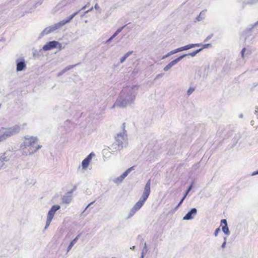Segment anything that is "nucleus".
Segmentation results:
<instances>
[{
  "label": "nucleus",
  "instance_id": "1",
  "mask_svg": "<svg viewBox=\"0 0 258 258\" xmlns=\"http://www.w3.org/2000/svg\"><path fill=\"white\" fill-rule=\"evenodd\" d=\"M137 90L135 86L124 87L112 108H125L131 105L135 101L137 94Z\"/></svg>",
  "mask_w": 258,
  "mask_h": 258
},
{
  "label": "nucleus",
  "instance_id": "2",
  "mask_svg": "<svg viewBox=\"0 0 258 258\" xmlns=\"http://www.w3.org/2000/svg\"><path fill=\"white\" fill-rule=\"evenodd\" d=\"M24 141L20 145V150L23 155H32L40 149V145L36 146L38 139L36 137L26 136Z\"/></svg>",
  "mask_w": 258,
  "mask_h": 258
},
{
  "label": "nucleus",
  "instance_id": "3",
  "mask_svg": "<svg viewBox=\"0 0 258 258\" xmlns=\"http://www.w3.org/2000/svg\"><path fill=\"white\" fill-rule=\"evenodd\" d=\"M21 131V126L16 124L9 127H2L0 130V143L18 134Z\"/></svg>",
  "mask_w": 258,
  "mask_h": 258
},
{
  "label": "nucleus",
  "instance_id": "4",
  "mask_svg": "<svg viewBox=\"0 0 258 258\" xmlns=\"http://www.w3.org/2000/svg\"><path fill=\"white\" fill-rule=\"evenodd\" d=\"M123 131L122 133L117 134L115 137L114 143L118 145H122V148L126 146L127 145V136L125 134L126 131L125 130V123L122 124Z\"/></svg>",
  "mask_w": 258,
  "mask_h": 258
},
{
  "label": "nucleus",
  "instance_id": "5",
  "mask_svg": "<svg viewBox=\"0 0 258 258\" xmlns=\"http://www.w3.org/2000/svg\"><path fill=\"white\" fill-rule=\"evenodd\" d=\"M150 186H151V179H150L148 180V181L147 182L144 189L143 193L140 198L139 200L145 203L147 199H148V197L150 195L151 190H150Z\"/></svg>",
  "mask_w": 258,
  "mask_h": 258
},
{
  "label": "nucleus",
  "instance_id": "6",
  "mask_svg": "<svg viewBox=\"0 0 258 258\" xmlns=\"http://www.w3.org/2000/svg\"><path fill=\"white\" fill-rule=\"evenodd\" d=\"M123 149L122 145H118L115 143L113 142L110 147H108L107 149H104L103 150V153L106 154V152L107 151L109 153L115 152L117 151H120Z\"/></svg>",
  "mask_w": 258,
  "mask_h": 258
},
{
  "label": "nucleus",
  "instance_id": "7",
  "mask_svg": "<svg viewBox=\"0 0 258 258\" xmlns=\"http://www.w3.org/2000/svg\"><path fill=\"white\" fill-rule=\"evenodd\" d=\"M60 27L59 25H58V23L49 26L48 27L44 29L40 34L41 36H43L45 35L48 34L51 32H54V31L59 29Z\"/></svg>",
  "mask_w": 258,
  "mask_h": 258
},
{
  "label": "nucleus",
  "instance_id": "8",
  "mask_svg": "<svg viewBox=\"0 0 258 258\" xmlns=\"http://www.w3.org/2000/svg\"><path fill=\"white\" fill-rule=\"evenodd\" d=\"M57 44H58V41L55 40L49 41L43 45L42 49L45 51L50 50L54 48H56Z\"/></svg>",
  "mask_w": 258,
  "mask_h": 258
},
{
  "label": "nucleus",
  "instance_id": "9",
  "mask_svg": "<svg viewBox=\"0 0 258 258\" xmlns=\"http://www.w3.org/2000/svg\"><path fill=\"white\" fill-rule=\"evenodd\" d=\"M26 68V64L25 59L23 58H18L16 60V71L21 72Z\"/></svg>",
  "mask_w": 258,
  "mask_h": 258
},
{
  "label": "nucleus",
  "instance_id": "10",
  "mask_svg": "<svg viewBox=\"0 0 258 258\" xmlns=\"http://www.w3.org/2000/svg\"><path fill=\"white\" fill-rule=\"evenodd\" d=\"M197 213V210L195 208H193L188 211L183 217V220H190L194 219Z\"/></svg>",
  "mask_w": 258,
  "mask_h": 258
},
{
  "label": "nucleus",
  "instance_id": "11",
  "mask_svg": "<svg viewBox=\"0 0 258 258\" xmlns=\"http://www.w3.org/2000/svg\"><path fill=\"white\" fill-rule=\"evenodd\" d=\"M10 160V157L7 155L6 152L0 154V170L3 168L5 163L9 162Z\"/></svg>",
  "mask_w": 258,
  "mask_h": 258
},
{
  "label": "nucleus",
  "instance_id": "12",
  "mask_svg": "<svg viewBox=\"0 0 258 258\" xmlns=\"http://www.w3.org/2000/svg\"><path fill=\"white\" fill-rule=\"evenodd\" d=\"M81 11L80 10L78 11L77 12L74 13L72 15H70L69 17H68L67 19L63 20L59 22L58 23V25H59L60 27L61 28L62 26L66 24L69 23Z\"/></svg>",
  "mask_w": 258,
  "mask_h": 258
},
{
  "label": "nucleus",
  "instance_id": "13",
  "mask_svg": "<svg viewBox=\"0 0 258 258\" xmlns=\"http://www.w3.org/2000/svg\"><path fill=\"white\" fill-rule=\"evenodd\" d=\"M75 188V187L71 191H68L66 195L62 197V201L63 203L69 204L71 203L72 199V195Z\"/></svg>",
  "mask_w": 258,
  "mask_h": 258
},
{
  "label": "nucleus",
  "instance_id": "14",
  "mask_svg": "<svg viewBox=\"0 0 258 258\" xmlns=\"http://www.w3.org/2000/svg\"><path fill=\"white\" fill-rule=\"evenodd\" d=\"M60 208V207L59 205L52 206L50 210L48 211L47 217L53 219L55 213Z\"/></svg>",
  "mask_w": 258,
  "mask_h": 258
},
{
  "label": "nucleus",
  "instance_id": "15",
  "mask_svg": "<svg viewBox=\"0 0 258 258\" xmlns=\"http://www.w3.org/2000/svg\"><path fill=\"white\" fill-rule=\"evenodd\" d=\"M79 237V235H77L72 241H71L67 248L68 252L71 249L74 245L77 242Z\"/></svg>",
  "mask_w": 258,
  "mask_h": 258
},
{
  "label": "nucleus",
  "instance_id": "16",
  "mask_svg": "<svg viewBox=\"0 0 258 258\" xmlns=\"http://www.w3.org/2000/svg\"><path fill=\"white\" fill-rule=\"evenodd\" d=\"M175 63L174 62V60H172L170 61L168 64H167L164 68L163 71H168L169 70H170L172 67H173L174 65H175Z\"/></svg>",
  "mask_w": 258,
  "mask_h": 258
},
{
  "label": "nucleus",
  "instance_id": "17",
  "mask_svg": "<svg viewBox=\"0 0 258 258\" xmlns=\"http://www.w3.org/2000/svg\"><path fill=\"white\" fill-rule=\"evenodd\" d=\"M144 204V203L143 202H142L140 200H139V201L137 202L136 204L134 206L133 208L138 211L141 208V207L143 206Z\"/></svg>",
  "mask_w": 258,
  "mask_h": 258
},
{
  "label": "nucleus",
  "instance_id": "18",
  "mask_svg": "<svg viewBox=\"0 0 258 258\" xmlns=\"http://www.w3.org/2000/svg\"><path fill=\"white\" fill-rule=\"evenodd\" d=\"M133 52V51H128L127 53H126L122 57L120 58V62L123 63L125 59Z\"/></svg>",
  "mask_w": 258,
  "mask_h": 258
},
{
  "label": "nucleus",
  "instance_id": "19",
  "mask_svg": "<svg viewBox=\"0 0 258 258\" xmlns=\"http://www.w3.org/2000/svg\"><path fill=\"white\" fill-rule=\"evenodd\" d=\"M134 168V166H132L129 168H128L126 171H125L121 175L123 177V178H125L128 174L133 170Z\"/></svg>",
  "mask_w": 258,
  "mask_h": 258
},
{
  "label": "nucleus",
  "instance_id": "20",
  "mask_svg": "<svg viewBox=\"0 0 258 258\" xmlns=\"http://www.w3.org/2000/svg\"><path fill=\"white\" fill-rule=\"evenodd\" d=\"M190 49V44L176 49L177 52Z\"/></svg>",
  "mask_w": 258,
  "mask_h": 258
},
{
  "label": "nucleus",
  "instance_id": "21",
  "mask_svg": "<svg viewBox=\"0 0 258 258\" xmlns=\"http://www.w3.org/2000/svg\"><path fill=\"white\" fill-rule=\"evenodd\" d=\"M90 162H89L88 160L85 158L82 162V168L83 169H86L88 167Z\"/></svg>",
  "mask_w": 258,
  "mask_h": 258
},
{
  "label": "nucleus",
  "instance_id": "22",
  "mask_svg": "<svg viewBox=\"0 0 258 258\" xmlns=\"http://www.w3.org/2000/svg\"><path fill=\"white\" fill-rule=\"evenodd\" d=\"M177 53V50L176 49H174V50H173L170 52H169L168 53H167L166 54H165V55H164L162 58V59H164L169 56H170V55H173L175 53Z\"/></svg>",
  "mask_w": 258,
  "mask_h": 258
},
{
  "label": "nucleus",
  "instance_id": "23",
  "mask_svg": "<svg viewBox=\"0 0 258 258\" xmlns=\"http://www.w3.org/2000/svg\"><path fill=\"white\" fill-rule=\"evenodd\" d=\"M222 231L227 235H230V231L229 230L228 226H223L222 228Z\"/></svg>",
  "mask_w": 258,
  "mask_h": 258
},
{
  "label": "nucleus",
  "instance_id": "24",
  "mask_svg": "<svg viewBox=\"0 0 258 258\" xmlns=\"http://www.w3.org/2000/svg\"><path fill=\"white\" fill-rule=\"evenodd\" d=\"M137 212V211L133 207L129 212L127 218L132 217Z\"/></svg>",
  "mask_w": 258,
  "mask_h": 258
},
{
  "label": "nucleus",
  "instance_id": "25",
  "mask_svg": "<svg viewBox=\"0 0 258 258\" xmlns=\"http://www.w3.org/2000/svg\"><path fill=\"white\" fill-rule=\"evenodd\" d=\"M193 186V182H192L190 185L188 187V188L186 189L185 194L183 196H185V198H186L187 194L189 193V192L191 190L192 187Z\"/></svg>",
  "mask_w": 258,
  "mask_h": 258
},
{
  "label": "nucleus",
  "instance_id": "26",
  "mask_svg": "<svg viewBox=\"0 0 258 258\" xmlns=\"http://www.w3.org/2000/svg\"><path fill=\"white\" fill-rule=\"evenodd\" d=\"M52 219V218L47 217V220H46V223H45V229H47V227L49 226Z\"/></svg>",
  "mask_w": 258,
  "mask_h": 258
},
{
  "label": "nucleus",
  "instance_id": "27",
  "mask_svg": "<svg viewBox=\"0 0 258 258\" xmlns=\"http://www.w3.org/2000/svg\"><path fill=\"white\" fill-rule=\"evenodd\" d=\"M124 179V178H123L121 175H120L119 177L116 178L113 181L115 183L121 182Z\"/></svg>",
  "mask_w": 258,
  "mask_h": 258
},
{
  "label": "nucleus",
  "instance_id": "28",
  "mask_svg": "<svg viewBox=\"0 0 258 258\" xmlns=\"http://www.w3.org/2000/svg\"><path fill=\"white\" fill-rule=\"evenodd\" d=\"M95 156V154L93 152L90 153L85 158L88 160L89 162L91 161L93 157Z\"/></svg>",
  "mask_w": 258,
  "mask_h": 258
},
{
  "label": "nucleus",
  "instance_id": "29",
  "mask_svg": "<svg viewBox=\"0 0 258 258\" xmlns=\"http://www.w3.org/2000/svg\"><path fill=\"white\" fill-rule=\"evenodd\" d=\"M117 35L114 32V34L109 38L106 41V43H109L111 40L114 38Z\"/></svg>",
  "mask_w": 258,
  "mask_h": 258
},
{
  "label": "nucleus",
  "instance_id": "30",
  "mask_svg": "<svg viewBox=\"0 0 258 258\" xmlns=\"http://www.w3.org/2000/svg\"><path fill=\"white\" fill-rule=\"evenodd\" d=\"M42 50H43L42 49H40L38 51L35 50L33 52V56L35 57H39L40 55V53H41Z\"/></svg>",
  "mask_w": 258,
  "mask_h": 258
},
{
  "label": "nucleus",
  "instance_id": "31",
  "mask_svg": "<svg viewBox=\"0 0 258 258\" xmlns=\"http://www.w3.org/2000/svg\"><path fill=\"white\" fill-rule=\"evenodd\" d=\"M204 15V11H202L201 12L200 15L198 16L196 18V20L198 21L202 20L204 18H202V16Z\"/></svg>",
  "mask_w": 258,
  "mask_h": 258
},
{
  "label": "nucleus",
  "instance_id": "32",
  "mask_svg": "<svg viewBox=\"0 0 258 258\" xmlns=\"http://www.w3.org/2000/svg\"><path fill=\"white\" fill-rule=\"evenodd\" d=\"M148 251V249L147 248V244L146 243H144V248L142 250V253L141 254H143V255H145V254H146Z\"/></svg>",
  "mask_w": 258,
  "mask_h": 258
},
{
  "label": "nucleus",
  "instance_id": "33",
  "mask_svg": "<svg viewBox=\"0 0 258 258\" xmlns=\"http://www.w3.org/2000/svg\"><path fill=\"white\" fill-rule=\"evenodd\" d=\"M195 91V88L192 87H189L187 91V94L188 96H189L194 91Z\"/></svg>",
  "mask_w": 258,
  "mask_h": 258
},
{
  "label": "nucleus",
  "instance_id": "34",
  "mask_svg": "<svg viewBox=\"0 0 258 258\" xmlns=\"http://www.w3.org/2000/svg\"><path fill=\"white\" fill-rule=\"evenodd\" d=\"M126 26V25H124L123 26L117 29V30L115 32V33L118 35L122 30Z\"/></svg>",
  "mask_w": 258,
  "mask_h": 258
},
{
  "label": "nucleus",
  "instance_id": "35",
  "mask_svg": "<svg viewBox=\"0 0 258 258\" xmlns=\"http://www.w3.org/2000/svg\"><path fill=\"white\" fill-rule=\"evenodd\" d=\"M190 48L195 47H199L202 45V43H196V44H190Z\"/></svg>",
  "mask_w": 258,
  "mask_h": 258
},
{
  "label": "nucleus",
  "instance_id": "36",
  "mask_svg": "<svg viewBox=\"0 0 258 258\" xmlns=\"http://www.w3.org/2000/svg\"><path fill=\"white\" fill-rule=\"evenodd\" d=\"M257 2H258V0H248L247 4L252 5V4H256Z\"/></svg>",
  "mask_w": 258,
  "mask_h": 258
},
{
  "label": "nucleus",
  "instance_id": "37",
  "mask_svg": "<svg viewBox=\"0 0 258 258\" xmlns=\"http://www.w3.org/2000/svg\"><path fill=\"white\" fill-rule=\"evenodd\" d=\"M226 240H227V238L226 237H224V242H223V243L222 244V245H221V247L222 248H225L226 245Z\"/></svg>",
  "mask_w": 258,
  "mask_h": 258
},
{
  "label": "nucleus",
  "instance_id": "38",
  "mask_svg": "<svg viewBox=\"0 0 258 258\" xmlns=\"http://www.w3.org/2000/svg\"><path fill=\"white\" fill-rule=\"evenodd\" d=\"M224 224V226H228L226 219H223L221 220V225Z\"/></svg>",
  "mask_w": 258,
  "mask_h": 258
},
{
  "label": "nucleus",
  "instance_id": "39",
  "mask_svg": "<svg viewBox=\"0 0 258 258\" xmlns=\"http://www.w3.org/2000/svg\"><path fill=\"white\" fill-rule=\"evenodd\" d=\"M78 65V64H76V65H71L67 67L64 69L66 71L70 70V69H73L75 66Z\"/></svg>",
  "mask_w": 258,
  "mask_h": 258
},
{
  "label": "nucleus",
  "instance_id": "40",
  "mask_svg": "<svg viewBox=\"0 0 258 258\" xmlns=\"http://www.w3.org/2000/svg\"><path fill=\"white\" fill-rule=\"evenodd\" d=\"M213 36V34H211L210 35H209V36H208L204 40V42H207L208 41H209V40H210Z\"/></svg>",
  "mask_w": 258,
  "mask_h": 258
},
{
  "label": "nucleus",
  "instance_id": "41",
  "mask_svg": "<svg viewBox=\"0 0 258 258\" xmlns=\"http://www.w3.org/2000/svg\"><path fill=\"white\" fill-rule=\"evenodd\" d=\"M95 202V201H93L92 202L90 203V204H89L86 207V208L85 209V210L83 211V212H82V214L83 213H85L86 211L87 210V209L90 207V206L92 205Z\"/></svg>",
  "mask_w": 258,
  "mask_h": 258
},
{
  "label": "nucleus",
  "instance_id": "42",
  "mask_svg": "<svg viewBox=\"0 0 258 258\" xmlns=\"http://www.w3.org/2000/svg\"><path fill=\"white\" fill-rule=\"evenodd\" d=\"M220 231V227L217 228L215 231V232H214V235L215 236H217L218 234V233Z\"/></svg>",
  "mask_w": 258,
  "mask_h": 258
},
{
  "label": "nucleus",
  "instance_id": "43",
  "mask_svg": "<svg viewBox=\"0 0 258 258\" xmlns=\"http://www.w3.org/2000/svg\"><path fill=\"white\" fill-rule=\"evenodd\" d=\"M196 54H197L196 53L195 51L191 53L186 54L187 56H191V57H194V56H196Z\"/></svg>",
  "mask_w": 258,
  "mask_h": 258
},
{
  "label": "nucleus",
  "instance_id": "44",
  "mask_svg": "<svg viewBox=\"0 0 258 258\" xmlns=\"http://www.w3.org/2000/svg\"><path fill=\"white\" fill-rule=\"evenodd\" d=\"M56 48H58L60 50L64 47L62 46V44L58 42V44L57 45Z\"/></svg>",
  "mask_w": 258,
  "mask_h": 258
},
{
  "label": "nucleus",
  "instance_id": "45",
  "mask_svg": "<svg viewBox=\"0 0 258 258\" xmlns=\"http://www.w3.org/2000/svg\"><path fill=\"white\" fill-rule=\"evenodd\" d=\"M211 45V44L210 43H208V44H203V45L202 44V46H203L202 48H203V49H204V48H208Z\"/></svg>",
  "mask_w": 258,
  "mask_h": 258
},
{
  "label": "nucleus",
  "instance_id": "46",
  "mask_svg": "<svg viewBox=\"0 0 258 258\" xmlns=\"http://www.w3.org/2000/svg\"><path fill=\"white\" fill-rule=\"evenodd\" d=\"M185 198V196H183L182 197V198L181 199V200L180 201V202L178 204V206H180L182 204V203H183V201L184 200Z\"/></svg>",
  "mask_w": 258,
  "mask_h": 258
},
{
  "label": "nucleus",
  "instance_id": "47",
  "mask_svg": "<svg viewBox=\"0 0 258 258\" xmlns=\"http://www.w3.org/2000/svg\"><path fill=\"white\" fill-rule=\"evenodd\" d=\"M245 50H246V49H245V48L244 47V48H243L241 50V52H240V53H241V56H242V57H244V53H245Z\"/></svg>",
  "mask_w": 258,
  "mask_h": 258
},
{
  "label": "nucleus",
  "instance_id": "48",
  "mask_svg": "<svg viewBox=\"0 0 258 258\" xmlns=\"http://www.w3.org/2000/svg\"><path fill=\"white\" fill-rule=\"evenodd\" d=\"M164 75V74L163 73H161V74H158L156 76V78L155 79H159L162 77H163Z\"/></svg>",
  "mask_w": 258,
  "mask_h": 258
},
{
  "label": "nucleus",
  "instance_id": "49",
  "mask_svg": "<svg viewBox=\"0 0 258 258\" xmlns=\"http://www.w3.org/2000/svg\"><path fill=\"white\" fill-rule=\"evenodd\" d=\"M174 62L175 64L177 63L179 61L181 60V59L179 58V57H177L176 58L174 59Z\"/></svg>",
  "mask_w": 258,
  "mask_h": 258
},
{
  "label": "nucleus",
  "instance_id": "50",
  "mask_svg": "<svg viewBox=\"0 0 258 258\" xmlns=\"http://www.w3.org/2000/svg\"><path fill=\"white\" fill-rule=\"evenodd\" d=\"M187 56V55L186 54H182L179 56H178L179 57V58L181 60L182 59H183L184 57Z\"/></svg>",
  "mask_w": 258,
  "mask_h": 258
},
{
  "label": "nucleus",
  "instance_id": "51",
  "mask_svg": "<svg viewBox=\"0 0 258 258\" xmlns=\"http://www.w3.org/2000/svg\"><path fill=\"white\" fill-rule=\"evenodd\" d=\"M203 49V48H201L200 49H197L195 51L196 53L197 54L198 53L201 52Z\"/></svg>",
  "mask_w": 258,
  "mask_h": 258
},
{
  "label": "nucleus",
  "instance_id": "52",
  "mask_svg": "<svg viewBox=\"0 0 258 258\" xmlns=\"http://www.w3.org/2000/svg\"><path fill=\"white\" fill-rule=\"evenodd\" d=\"M65 72H66L65 69L63 70L58 74V76H59L60 75H62Z\"/></svg>",
  "mask_w": 258,
  "mask_h": 258
},
{
  "label": "nucleus",
  "instance_id": "53",
  "mask_svg": "<svg viewBox=\"0 0 258 258\" xmlns=\"http://www.w3.org/2000/svg\"><path fill=\"white\" fill-rule=\"evenodd\" d=\"M257 174H258V170H257V171H255L253 172L251 174V175H252V176H254V175H257Z\"/></svg>",
  "mask_w": 258,
  "mask_h": 258
},
{
  "label": "nucleus",
  "instance_id": "54",
  "mask_svg": "<svg viewBox=\"0 0 258 258\" xmlns=\"http://www.w3.org/2000/svg\"><path fill=\"white\" fill-rule=\"evenodd\" d=\"M94 8L96 9V10H98L99 9V7L98 5V4H96L95 6H94Z\"/></svg>",
  "mask_w": 258,
  "mask_h": 258
},
{
  "label": "nucleus",
  "instance_id": "55",
  "mask_svg": "<svg viewBox=\"0 0 258 258\" xmlns=\"http://www.w3.org/2000/svg\"><path fill=\"white\" fill-rule=\"evenodd\" d=\"M88 7V5H86L85 6H84V7H82V8L81 9H80V10H85V9H86Z\"/></svg>",
  "mask_w": 258,
  "mask_h": 258
},
{
  "label": "nucleus",
  "instance_id": "56",
  "mask_svg": "<svg viewBox=\"0 0 258 258\" xmlns=\"http://www.w3.org/2000/svg\"><path fill=\"white\" fill-rule=\"evenodd\" d=\"M258 25V21H257V22H256L254 24V25L253 26V27H252L251 28L249 29L248 31H251V29H252V28H253V27L254 26H256V25Z\"/></svg>",
  "mask_w": 258,
  "mask_h": 258
},
{
  "label": "nucleus",
  "instance_id": "57",
  "mask_svg": "<svg viewBox=\"0 0 258 258\" xmlns=\"http://www.w3.org/2000/svg\"><path fill=\"white\" fill-rule=\"evenodd\" d=\"M258 25V21H257V22H256L254 24V25L253 26V27H252L251 28L249 29L248 31H251V29H252V28H253V27L254 26H256V25Z\"/></svg>",
  "mask_w": 258,
  "mask_h": 258
},
{
  "label": "nucleus",
  "instance_id": "58",
  "mask_svg": "<svg viewBox=\"0 0 258 258\" xmlns=\"http://www.w3.org/2000/svg\"><path fill=\"white\" fill-rule=\"evenodd\" d=\"M93 10V7H92L91 8H90L89 10H87V11H86L85 12V14H87L89 12L92 11Z\"/></svg>",
  "mask_w": 258,
  "mask_h": 258
},
{
  "label": "nucleus",
  "instance_id": "59",
  "mask_svg": "<svg viewBox=\"0 0 258 258\" xmlns=\"http://www.w3.org/2000/svg\"><path fill=\"white\" fill-rule=\"evenodd\" d=\"M130 249L133 250H134L135 249V246H132L130 247Z\"/></svg>",
  "mask_w": 258,
  "mask_h": 258
},
{
  "label": "nucleus",
  "instance_id": "60",
  "mask_svg": "<svg viewBox=\"0 0 258 258\" xmlns=\"http://www.w3.org/2000/svg\"><path fill=\"white\" fill-rule=\"evenodd\" d=\"M179 206H178V205H177L174 208V211H176L178 208H179Z\"/></svg>",
  "mask_w": 258,
  "mask_h": 258
},
{
  "label": "nucleus",
  "instance_id": "61",
  "mask_svg": "<svg viewBox=\"0 0 258 258\" xmlns=\"http://www.w3.org/2000/svg\"><path fill=\"white\" fill-rule=\"evenodd\" d=\"M243 114H240L239 115V117L240 118H243Z\"/></svg>",
  "mask_w": 258,
  "mask_h": 258
},
{
  "label": "nucleus",
  "instance_id": "62",
  "mask_svg": "<svg viewBox=\"0 0 258 258\" xmlns=\"http://www.w3.org/2000/svg\"><path fill=\"white\" fill-rule=\"evenodd\" d=\"M144 255H143V254H141L140 258H144Z\"/></svg>",
  "mask_w": 258,
  "mask_h": 258
},
{
  "label": "nucleus",
  "instance_id": "63",
  "mask_svg": "<svg viewBox=\"0 0 258 258\" xmlns=\"http://www.w3.org/2000/svg\"><path fill=\"white\" fill-rule=\"evenodd\" d=\"M257 110H255V111L254 113H255V114H257Z\"/></svg>",
  "mask_w": 258,
  "mask_h": 258
},
{
  "label": "nucleus",
  "instance_id": "64",
  "mask_svg": "<svg viewBox=\"0 0 258 258\" xmlns=\"http://www.w3.org/2000/svg\"><path fill=\"white\" fill-rule=\"evenodd\" d=\"M1 41H3V40L2 39H0V42Z\"/></svg>",
  "mask_w": 258,
  "mask_h": 258
}]
</instances>
